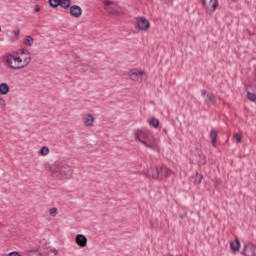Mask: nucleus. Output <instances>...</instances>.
<instances>
[{
  "instance_id": "26",
  "label": "nucleus",
  "mask_w": 256,
  "mask_h": 256,
  "mask_svg": "<svg viewBox=\"0 0 256 256\" xmlns=\"http://www.w3.org/2000/svg\"><path fill=\"white\" fill-rule=\"evenodd\" d=\"M234 139H236V143H241V141L243 139V134H241V133L234 134Z\"/></svg>"
},
{
  "instance_id": "37",
  "label": "nucleus",
  "mask_w": 256,
  "mask_h": 256,
  "mask_svg": "<svg viewBox=\"0 0 256 256\" xmlns=\"http://www.w3.org/2000/svg\"><path fill=\"white\" fill-rule=\"evenodd\" d=\"M231 1L235 2V1H237V0H231Z\"/></svg>"
},
{
  "instance_id": "35",
  "label": "nucleus",
  "mask_w": 256,
  "mask_h": 256,
  "mask_svg": "<svg viewBox=\"0 0 256 256\" xmlns=\"http://www.w3.org/2000/svg\"><path fill=\"white\" fill-rule=\"evenodd\" d=\"M34 256H41V253L36 252V255H34Z\"/></svg>"
},
{
  "instance_id": "15",
  "label": "nucleus",
  "mask_w": 256,
  "mask_h": 256,
  "mask_svg": "<svg viewBox=\"0 0 256 256\" xmlns=\"http://www.w3.org/2000/svg\"><path fill=\"white\" fill-rule=\"evenodd\" d=\"M10 91L9 84L3 82L0 84V95H7Z\"/></svg>"
},
{
  "instance_id": "3",
  "label": "nucleus",
  "mask_w": 256,
  "mask_h": 256,
  "mask_svg": "<svg viewBox=\"0 0 256 256\" xmlns=\"http://www.w3.org/2000/svg\"><path fill=\"white\" fill-rule=\"evenodd\" d=\"M169 175H171V169L167 166L152 167L147 171V177L149 179H157V181H163V179H167Z\"/></svg>"
},
{
  "instance_id": "2",
  "label": "nucleus",
  "mask_w": 256,
  "mask_h": 256,
  "mask_svg": "<svg viewBox=\"0 0 256 256\" xmlns=\"http://www.w3.org/2000/svg\"><path fill=\"white\" fill-rule=\"evenodd\" d=\"M48 171L58 179H71L73 169L65 161L58 160L52 166H49Z\"/></svg>"
},
{
  "instance_id": "11",
  "label": "nucleus",
  "mask_w": 256,
  "mask_h": 256,
  "mask_svg": "<svg viewBox=\"0 0 256 256\" xmlns=\"http://www.w3.org/2000/svg\"><path fill=\"white\" fill-rule=\"evenodd\" d=\"M70 15L79 19V17L83 15V9H81L79 5L70 6Z\"/></svg>"
},
{
  "instance_id": "38",
  "label": "nucleus",
  "mask_w": 256,
  "mask_h": 256,
  "mask_svg": "<svg viewBox=\"0 0 256 256\" xmlns=\"http://www.w3.org/2000/svg\"><path fill=\"white\" fill-rule=\"evenodd\" d=\"M0 33H1V27H0Z\"/></svg>"
},
{
  "instance_id": "18",
  "label": "nucleus",
  "mask_w": 256,
  "mask_h": 256,
  "mask_svg": "<svg viewBox=\"0 0 256 256\" xmlns=\"http://www.w3.org/2000/svg\"><path fill=\"white\" fill-rule=\"evenodd\" d=\"M59 7L62 9H69V7H71V0H60Z\"/></svg>"
},
{
  "instance_id": "6",
  "label": "nucleus",
  "mask_w": 256,
  "mask_h": 256,
  "mask_svg": "<svg viewBox=\"0 0 256 256\" xmlns=\"http://www.w3.org/2000/svg\"><path fill=\"white\" fill-rule=\"evenodd\" d=\"M241 255L243 256H256V245L248 242L243 245Z\"/></svg>"
},
{
  "instance_id": "1",
  "label": "nucleus",
  "mask_w": 256,
  "mask_h": 256,
  "mask_svg": "<svg viewBox=\"0 0 256 256\" xmlns=\"http://www.w3.org/2000/svg\"><path fill=\"white\" fill-rule=\"evenodd\" d=\"M136 137V141H139L144 147L147 149H151V151H159V143L153 133L146 128H141L135 131L134 133Z\"/></svg>"
},
{
  "instance_id": "17",
  "label": "nucleus",
  "mask_w": 256,
  "mask_h": 256,
  "mask_svg": "<svg viewBox=\"0 0 256 256\" xmlns=\"http://www.w3.org/2000/svg\"><path fill=\"white\" fill-rule=\"evenodd\" d=\"M148 124L150 127L157 129L159 127V119L152 117L150 120H148Z\"/></svg>"
},
{
  "instance_id": "32",
  "label": "nucleus",
  "mask_w": 256,
  "mask_h": 256,
  "mask_svg": "<svg viewBox=\"0 0 256 256\" xmlns=\"http://www.w3.org/2000/svg\"><path fill=\"white\" fill-rule=\"evenodd\" d=\"M34 11L35 13H39V11H41V7H39V5H36Z\"/></svg>"
},
{
  "instance_id": "27",
  "label": "nucleus",
  "mask_w": 256,
  "mask_h": 256,
  "mask_svg": "<svg viewBox=\"0 0 256 256\" xmlns=\"http://www.w3.org/2000/svg\"><path fill=\"white\" fill-rule=\"evenodd\" d=\"M22 65H24V67H27L28 63H31V56H27L25 58L22 59Z\"/></svg>"
},
{
  "instance_id": "36",
  "label": "nucleus",
  "mask_w": 256,
  "mask_h": 256,
  "mask_svg": "<svg viewBox=\"0 0 256 256\" xmlns=\"http://www.w3.org/2000/svg\"><path fill=\"white\" fill-rule=\"evenodd\" d=\"M163 256H173V255H171V254H165V255H163Z\"/></svg>"
},
{
  "instance_id": "4",
  "label": "nucleus",
  "mask_w": 256,
  "mask_h": 256,
  "mask_svg": "<svg viewBox=\"0 0 256 256\" xmlns=\"http://www.w3.org/2000/svg\"><path fill=\"white\" fill-rule=\"evenodd\" d=\"M4 61L7 62L10 69H23V58L15 56L13 54H8L4 57Z\"/></svg>"
},
{
  "instance_id": "10",
  "label": "nucleus",
  "mask_w": 256,
  "mask_h": 256,
  "mask_svg": "<svg viewBox=\"0 0 256 256\" xmlns=\"http://www.w3.org/2000/svg\"><path fill=\"white\" fill-rule=\"evenodd\" d=\"M143 75H145V71L143 70L134 68L129 71V77L132 81H137V79H139V77H143Z\"/></svg>"
},
{
  "instance_id": "5",
  "label": "nucleus",
  "mask_w": 256,
  "mask_h": 256,
  "mask_svg": "<svg viewBox=\"0 0 256 256\" xmlns=\"http://www.w3.org/2000/svg\"><path fill=\"white\" fill-rule=\"evenodd\" d=\"M202 6L207 13H215L219 7V1L217 0H201Z\"/></svg>"
},
{
  "instance_id": "7",
  "label": "nucleus",
  "mask_w": 256,
  "mask_h": 256,
  "mask_svg": "<svg viewBox=\"0 0 256 256\" xmlns=\"http://www.w3.org/2000/svg\"><path fill=\"white\" fill-rule=\"evenodd\" d=\"M151 27V23L147 18L139 16L136 18V29L140 31H147Z\"/></svg>"
},
{
  "instance_id": "12",
  "label": "nucleus",
  "mask_w": 256,
  "mask_h": 256,
  "mask_svg": "<svg viewBox=\"0 0 256 256\" xmlns=\"http://www.w3.org/2000/svg\"><path fill=\"white\" fill-rule=\"evenodd\" d=\"M75 242L79 247H87V237L83 234H78L75 238Z\"/></svg>"
},
{
  "instance_id": "24",
  "label": "nucleus",
  "mask_w": 256,
  "mask_h": 256,
  "mask_svg": "<svg viewBox=\"0 0 256 256\" xmlns=\"http://www.w3.org/2000/svg\"><path fill=\"white\" fill-rule=\"evenodd\" d=\"M40 155H42L43 157H45V155H49V147L43 146L40 149Z\"/></svg>"
},
{
  "instance_id": "19",
  "label": "nucleus",
  "mask_w": 256,
  "mask_h": 256,
  "mask_svg": "<svg viewBox=\"0 0 256 256\" xmlns=\"http://www.w3.org/2000/svg\"><path fill=\"white\" fill-rule=\"evenodd\" d=\"M194 179V182L197 183V185H201V181H203V176L199 174V172H195Z\"/></svg>"
},
{
  "instance_id": "8",
  "label": "nucleus",
  "mask_w": 256,
  "mask_h": 256,
  "mask_svg": "<svg viewBox=\"0 0 256 256\" xmlns=\"http://www.w3.org/2000/svg\"><path fill=\"white\" fill-rule=\"evenodd\" d=\"M104 9L112 14L121 13V7H119L117 3L107 0L104 1Z\"/></svg>"
},
{
  "instance_id": "29",
  "label": "nucleus",
  "mask_w": 256,
  "mask_h": 256,
  "mask_svg": "<svg viewBox=\"0 0 256 256\" xmlns=\"http://www.w3.org/2000/svg\"><path fill=\"white\" fill-rule=\"evenodd\" d=\"M21 33V30H19V28H17L16 30L12 31V35H14V37L16 39H19V34Z\"/></svg>"
},
{
  "instance_id": "9",
  "label": "nucleus",
  "mask_w": 256,
  "mask_h": 256,
  "mask_svg": "<svg viewBox=\"0 0 256 256\" xmlns=\"http://www.w3.org/2000/svg\"><path fill=\"white\" fill-rule=\"evenodd\" d=\"M202 97H205V103L206 105H215V102L217 99L215 98V94L211 92H207V90H201Z\"/></svg>"
},
{
  "instance_id": "22",
  "label": "nucleus",
  "mask_w": 256,
  "mask_h": 256,
  "mask_svg": "<svg viewBox=\"0 0 256 256\" xmlns=\"http://www.w3.org/2000/svg\"><path fill=\"white\" fill-rule=\"evenodd\" d=\"M247 99L252 101V103H256V94L253 92H247Z\"/></svg>"
},
{
  "instance_id": "31",
  "label": "nucleus",
  "mask_w": 256,
  "mask_h": 256,
  "mask_svg": "<svg viewBox=\"0 0 256 256\" xmlns=\"http://www.w3.org/2000/svg\"><path fill=\"white\" fill-rule=\"evenodd\" d=\"M8 256H21V254L17 251L10 252Z\"/></svg>"
},
{
  "instance_id": "16",
  "label": "nucleus",
  "mask_w": 256,
  "mask_h": 256,
  "mask_svg": "<svg viewBox=\"0 0 256 256\" xmlns=\"http://www.w3.org/2000/svg\"><path fill=\"white\" fill-rule=\"evenodd\" d=\"M209 138L211 139L212 147H217V132L216 130H211L209 134Z\"/></svg>"
},
{
  "instance_id": "34",
  "label": "nucleus",
  "mask_w": 256,
  "mask_h": 256,
  "mask_svg": "<svg viewBox=\"0 0 256 256\" xmlns=\"http://www.w3.org/2000/svg\"><path fill=\"white\" fill-rule=\"evenodd\" d=\"M82 71H89V65H84V67L82 68Z\"/></svg>"
},
{
  "instance_id": "30",
  "label": "nucleus",
  "mask_w": 256,
  "mask_h": 256,
  "mask_svg": "<svg viewBox=\"0 0 256 256\" xmlns=\"http://www.w3.org/2000/svg\"><path fill=\"white\" fill-rule=\"evenodd\" d=\"M7 103L5 102V99L0 98V107H6Z\"/></svg>"
},
{
  "instance_id": "20",
  "label": "nucleus",
  "mask_w": 256,
  "mask_h": 256,
  "mask_svg": "<svg viewBox=\"0 0 256 256\" xmlns=\"http://www.w3.org/2000/svg\"><path fill=\"white\" fill-rule=\"evenodd\" d=\"M50 7L57 9L59 7L60 0H48Z\"/></svg>"
},
{
  "instance_id": "21",
  "label": "nucleus",
  "mask_w": 256,
  "mask_h": 256,
  "mask_svg": "<svg viewBox=\"0 0 256 256\" xmlns=\"http://www.w3.org/2000/svg\"><path fill=\"white\" fill-rule=\"evenodd\" d=\"M24 44H26L27 47H31L33 45V37L26 36V38H24Z\"/></svg>"
},
{
  "instance_id": "33",
  "label": "nucleus",
  "mask_w": 256,
  "mask_h": 256,
  "mask_svg": "<svg viewBox=\"0 0 256 256\" xmlns=\"http://www.w3.org/2000/svg\"><path fill=\"white\" fill-rule=\"evenodd\" d=\"M21 52H22V55H25V53H29V50L23 48V49H21Z\"/></svg>"
},
{
  "instance_id": "23",
  "label": "nucleus",
  "mask_w": 256,
  "mask_h": 256,
  "mask_svg": "<svg viewBox=\"0 0 256 256\" xmlns=\"http://www.w3.org/2000/svg\"><path fill=\"white\" fill-rule=\"evenodd\" d=\"M198 165H207V158H205V155H199Z\"/></svg>"
},
{
  "instance_id": "25",
  "label": "nucleus",
  "mask_w": 256,
  "mask_h": 256,
  "mask_svg": "<svg viewBox=\"0 0 256 256\" xmlns=\"http://www.w3.org/2000/svg\"><path fill=\"white\" fill-rule=\"evenodd\" d=\"M38 253L37 250H28L24 252L23 256H35Z\"/></svg>"
},
{
  "instance_id": "28",
  "label": "nucleus",
  "mask_w": 256,
  "mask_h": 256,
  "mask_svg": "<svg viewBox=\"0 0 256 256\" xmlns=\"http://www.w3.org/2000/svg\"><path fill=\"white\" fill-rule=\"evenodd\" d=\"M58 210L56 207H53L50 209V215H52V217H57V214H58Z\"/></svg>"
},
{
  "instance_id": "13",
  "label": "nucleus",
  "mask_w": 256,
  "mask_h": 256,
  "mask_svg": "<svg viewBox=\"0 0 256 256\" xmlns=\"http://www.w3.org/2000/svg\"><path fill=\"white\" fill-rule=\"evenodd\" d=\"M230 249L234 252V253H239V251L241 250V241H239L237 238L235 240H233L232 242H230Z\"/></svg>"
},
{
  "instance_id": "14",
  "label": "nucleus",
  "mask_w": 256,
  "mask_h": 256,
  "mask_svg": "<svg viewBox=\"0 0 256 256\" xmlns=\"http://www.w3.org/2000/svg\"><path fill=\"white\" fill-rule=\"evenodd\" d=\"M85 127H93V123L95 122V117L91 114H87L83 117Z\"/></svg>"
}]
</instances>
